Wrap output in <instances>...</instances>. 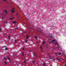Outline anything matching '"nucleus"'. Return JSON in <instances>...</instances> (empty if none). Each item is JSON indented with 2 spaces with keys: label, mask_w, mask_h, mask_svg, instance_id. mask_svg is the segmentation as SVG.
<instances>
[{
  "label": "nucleus",
  "mask_w": 66,
  "mask_h": 66,
  "mask_svg": "<svg viewBox=\"0 0 66 66\" xmlns=\"http://www.w3.org/2000/svg\"><path fill=\"white\" fill-rule=\"evenodd\" d=\"M55 54H56V55H57V56H58L59 55H61V53H59V54L56 53H55Z\"/></svg>",
  "instance_id": "1"
},
{
  "label": "nucleus",
  "mask_w": 66,
  "mask_h": 66,
  "mask_svg": "<svg viewBox=\"0 0 66 66\" xmlns=\"http://www.w3.org/2000/svg\"><path fill=\"white\" fill-rule=\"evenodd\" d=\"M54 44L55 45H57V46H58V43H57V42H55Z\"/></svg>",
  "instance_id": "2"
},
{
  "label": "nucleus",
  "mask_w": 66,
  "mask_h": 66,
  "mask_svg": "<svg viewBox=\"0 0 66 66\" xmlns=\"http://www.w3.org/2000/svg\"><path fill=\"white\" fill-rule=\"evenodd\" d=\"M4 12H6V14H7V11H6V10H4Z\"/></svg>",
  "instance_id": "3"
},
{
  "label": "nucleus",
  "mask_w": 66,
  "mask_h": 66,
  "mask_svg": "<svg viewBox=\"0 0 66 66\" xmlns=\"http://www.w3.org/2000/svg\"><path fill=\"white\" fill-rule=\"evenodd\" d=\"M4 24H6V23H7V21H5L4 22Z\"/></svg>",
  "instance_id": "4"
},
{
  "label": "nucleus",
  "mask_w": 66,
  "mask_h": 66,
  "mask_svg": "<svg viewBox=\"0 0 66 66\" xmlns=\"http://www.w3.org/2000/svg\"><path fill=\"white\" fill-rule=\"evenodd\" d=\"M40 48L42 50V51H44V50H43V48H42V47L41 46H40Z\"/></svg>",
  "instance_id": "5"
},
{
  "label": "nucleus",
  "mask_w": 66,
  "mask_h": 66,
  "mask_svg": "<svg viewBox=\"0 0 66 66\" xmlns=\"http://www.w3.org/2000/svg\"><path fill=\"white\" fill-rule=\"evenodd\" d=\"M7 57H8V59L9 61H10V62L11 61V60H10V58L9 57V56H7Z\"/></svg>",
  "instance_id": "6"
},
{
  "label": "nucleus",
  "mask_w": 66,
  "mask_h": 66,
  "mask_svg": "<svg viewBox=\"0 0 66 66\" xmlns=\"http://www.w3.org/2000/svg\"><path fill=\"white\" fill-rule=\"evenodd\" d=\"M14 18H10V19H11V20H13V19H14Z\"/></svg>",
  "instance_id": "7"
},
{
  "label": "nucleus",
  "mask_w": 66,
  "mask_h": 66,
  "mask_svg": "<svg viewBox=\"0 0 66 66\" xmlns=\"http://www.w3.org/2000/svg\"><path fill=\"white\" fill-rule=\"evenodd\" d=\"M34 55H35V56H36V53H34Z\"/></svg>",
  "instance_id": "8"
},
{
  "label": "nucleus",
  "mask_w": 66,
  "mask_h": 66,
  "mask_svg": "<svg viewBox=\"0 0 66 66\" xmlns=\"http://www.w3.org/2000/svg\"><path fill=\"white\" fill-rule=\"evenodd\" d=\"M28 38H29V36L28 35H27V39H28Z\"/></svg>",
  "instance_id": "9"
},
{
  "label": "nucleus",
  "mask_w": 66,
  "mask_h": 66,
  "mask_svg": "<svg viewBox=\"0 0 66 66\" xmlns=\"http://www.w3.org/2000/svg\"><path fill=\"white\" fill-rule=\"evenodd\" d=\"M43 66H46V64L45 63H44V64H43Z\"/></svg>",
  "instance_id": "10"
},
{
  "label": "nucleus",
  "mask_w": 66,
  "mask_h": 66,
  "mask_svg": "<svg viewBox=\"0 0 66 66\" xmlns=\"http://www.w3.org/2000/svg\"><path fill=\"white\" fill-rule=\"evenodd\" d=\"M54 42V39L52 41V42Z\"/></svg>",
  "instance_id": "11"
},
{
  "label": "nucleus",
  "mask_w": 66,
  "mask_h": 66,
  "mask_svg": "<svg viewBox=\"0 0 66 66\" xmlns=\"http://www.w3.org/2000/svg\"><path fill=\"white\" fill-rule=\"evenodd\" d=\"M16 23V21L13 22V23Z\"/></svg>",
  "instance_id": "12"
},
{
  "label": "nucleus",
  "mask_w": 66,
  "mask_h": 66,
  "mask_svg": "<svg viewBox=\"0 0 66 66\" xmlns=\"http://www.w3.org/2000/svg\"><path fill=\"white\" fill-rule=\"evenodd\" d=\"M45 43H46V42H44L43 43V44H45Z\"/></svg>",
  "instance_id": "13"
},
{
  "label": "nucleus",
  "mask_w": 66,
  "mask_h": 66,
  "mask_svg": "<svg viewBox=\"0 0 66 66\" xmlns=\"http://www.w3.org/2000/svg\"><path fill=\"white\" fill-rule=\"evenodd\" d=\"M4 63H5V64L6 65V64H7V63H6V62L5 61Z\"/></svg>",
  "instance_id": "14"
},
{
  "label": "nucleus",
  "mask_w": 66,
  "mask_h": 66,
  "mask_svg": "<svg viewBox=\"0 0 66 66\" xmlns=\"http://www.w3.org/2000/svg\"><path fill=\"white\" fill-rule=\"evenodd\" d=\"M5 49H6V50H7V49H8V48H7V47H6L5 48Z\"/></svg>",
  "instance_id": "15"
},
{
  "label": "nucleus",
  "mask_w": 66,
  "mask_h": 66,
  "mask_svg": "<svg viewBox=\"0 0 66 66\" xmlns=\"http://www.w3.org/2000/svg\"><path fill=\"white\" fill-rule=\"evenodd\" d=\"M23 54H24V53H23L22 54V55L23 56Z\"/></svg>",
  "instance_id": "16"
},
{
  "label": "nucleus",
  "mask_w": 66,
  "mask_h": 66,
  "mask_svg": "<svg viewBox=\"0 0 66 66\" xmlns=\"http://www.w3.org/2000/svg\"><path fill=\"white\" fill-rule=\"evenodd\" d=\"M12 13L13 12H14V10H12Z\"/></svg>",
  "instance_id": "17"
},
{
  "label": "nucleus",
  "mask_w": 66,
  "mask_h": 66,
  "mask_svg": "<svg viewBox=\"0 0 66 66\" xmlns=\"http://www.w3.org/2000/svg\"><path fill=\"white\" fill-rule=\"evenodd\" d=\"M32 62L33 63H34L35 62V61H32Z\"/></svg>",
  "instance_id": "18"
},
{
  "label": "nucleus",
  "mask_w": 66,
  "mask_h": 66,
  "mask_svg": "<svg viewBox=\"0 0 66 66\" xmlns=\"http://www.w3.org/2000/svg\"><path fill=\"white\" fill-rule=\"evenodd\" d=\"M8 38L9 39H10V36H8Z\"/></svg>",
  "instance_id": "19"
},
{
  "label": "nucleus",
  "mask_w": 66,
  "mask_h": 66,
  "mask_svg": "<svg viewBox=\"0 0 66 66\" xmlns=\"http://www.w3.org/2000/svg\"><path fill=\"white\" fill-rule=\"evenodd\" d=\"M19 65H20V66H21V64H20V63H19Z\"/></svg>",
  "instance_id": "20"
},
{
  "label": "nucleus",
  "mask_w": 66,
  "mask_h": 66,
  "mask_svg": "<svg viewBox=\"0 0 66 66\" xmlns=\"http://www.w3.org/2000/svg\"><path fill=\"white\" fill-rule=\"evenodd\" d=\"M35 38H36V39H37V37L35 36Z\"/></svg>",
  "instance_id": "21"
},
{
  "label": "nucleus",
  "mask_w": 66,
  "mask_h": 66,
  "mask_svg": "<svg viewBox=\"0 0 66 66\" xmlns=\"http://www.w3.org/2000/svg\"><path fill=\"white\" fill-rule=\"evenodd\" d=\"M4 59L5 60H6V59L5 58V57H4Z\"/></svg>",
  "instance_id": "22"
},
{
  "label": "nucleus",
  "mask_w": 66,
  "mask_h": 66,
  "mask_svg": "<svg viewBox=\"0 0 66 66\" xmlns=\"http://www.w3.org/2000/svg\"><path fill=\"white\" fill-rule=\"evenodd\" d=\"M15 29H16L17 30H18V28H15Z\"/></svg>",
  "instance_id": "23"
},
{
  "label": "nucleus",
  "mask_w": 66,
  "mask_h": 66,
  "mask_svg": "<svg viewBox=\"0 0 66 66\" xmlns=\"http://www.w3.org/2000/svg\"><path fill=\"white\" fill-rule=\"evenodd\" d=\"M23 50H24V48H23Z\"/></svg>",
  "instance_id": "24"
},
{
  "label": "nucleus",
  "mask_w": 66,
  "mask_h": 66,
  "mask_svg": "<svg viewBox=\"0 0 66 66\" xmlns=\"http://www.w3.org/2000/svg\"><path fill=\"white\" fill-rule=\"evenodd\" d=\"M24 62L25 63H26V61H24Z\"/></svg>",
  "instance_id": "25"
},
{
  "label": "nucleus",
  "mask_w": 66,
  "mask_h": 66,
  "mask_svg": "<svg viewBox=\"0 0 66 66\" xmlns=\"http://www.w3.org/2000/svg\"><path fill=\"white\" fill-rule=\"evenodd\" d=\"M11 16H12V17H13V16L12 15V14H11Z\"/></svg>",
  "instance_id": "26"
},
{
  "label": "nucleus",
  "mask_w": 66,
  "mask_h": 66,
  "mask_svg": "<svg viewBox=\"0 0 66 66\" xmlns=\"http://www.w3.org/2000/svg\"><path fill=\"white\" fill-rule=\"evenodd\" d=\"M2 30L0 28V31H1Z\"/></svg>",
  "instance_id": "27"
},
{
  "label": "nucleus",
  "mask_w": 66,
  "mask_h": 66,
  "mask_svg": "<svg viewBox=\"0 0 66 66\" xmlns=\"http://www.w3.org/2000/svg\"><path fill=\"white\" fill-rule=\"evenodd\" d=\"M12 10H14V9L13 8H12Z\"/></svg>",
  "instance_id": "28"
},
{
  "label": "nucleus",
  "mask_w": 66,
  "mask_h": 66,
  "mask_svg": "<svg viewBox=\"0 0 66 66\" xmlns=\"http://www.w3.org/2000/svg\"><path fill=\"white\" fill-rule=\"evenodd\" d=\"M15 43H16V42H17V41L15 40Z\"/></svg>",
  "instance_id": "29"
},
{
  "label": "nucleus",
  "mask_w": 66,
  "mask_h": 66,
  "mask_svg": "<svg viewBox=\"0 0 66 66\" xmlns=\"http://www.w3.org/2000/svg\"><path fill=\"white\" fill-rule=\"evenodd\" d=\"M4 17L3 18H2L3 19H4Z\"/></svg>",
  "instance_id": "30"
},
{
  "label": "nucleus",
  "mask_w": 66,
  "mask_h": 66,
  "mask_svg": "<svg viewBox=\"0 0 66 66\" xmlns=\"http://www.w3.org/2000/svg\"><path fill=\"white\" fill-rule=\"evenodd\" d=\"M4 1H5V0H3Z\"/></svg>",
  "instance_id": "31"
},
{
  "label": "nucleus",
  "mask_w": 66,
  "mask_h": 66,
  "mask_svg": "<svg viewBox=\"0 0 66 66\" xmlns=\"http://www.w3.org/2000/svg\"><path fill=\"white\" fill-rule=\"evenodd\" d=\"M59 60H60V59H57V61H59Z\"/></svg>",
  "instance_id": "32"
},
{
  "label": "nucleus",
  "mask_w": 66,
  "mask_h": 66,
  "mask_svg": "<svg viewBox=\"0 0 66 66\" xmlns=\"http://www.w3.org/2000/svg\"><path fill=\"white\" fill-rule=\"evenodd\" d=\"M18 19H19V18H18Z\"/></svg>",
  "instance_id": "33"
},
{
  "label": "nucleus",
  "mask_w": 66,
  "mask_h": 66,
  "mask_svg": "<svg viewBox=\"0 0 66 66\" xmlns=\"http://www.w3.org/2000/svg\"><path fill=\"white\" fill-rule=\"evenodd\" d=\"M26 42H27V40H26Z\"/></svg>",
  "instance_id": "34"
},
{
  "label": "nucleus",
  "mask_w": 66,
  "mask_h": 66,
  "mask_svg": "<svg viewBox=\"0 0 66 66\" xmlns=\"http://www.w3.org/2000/svg\"><path fill=\"white\" fill-rule=\"evenodd\" d=\"M29 25H30H30H31V24H29Z\"/></svg>",
  "instance_id": "35"
},
{
  "label": "nucleus",
  "mask_w": 66,
  "mask_h": 66,
  "mask_svg": "<svg viewBox=\"0 0 66 66\" xmlns=\"http://www.w3.org/2000/svg\"><path fill=\"white\" fill-rule=\"evenodd\" d=\"M0 15H1V14L0 13Z\"/></svg>",
  "instance_id": "36"
},
{
  "label": "nucleus",
  "mask_w": 66,
  "mask_h": 66,
  "mask_svg": "<svg viewBox=\"0 0 66 66\" xmlns=\"http://www.w3.org/2000/svg\"><path fill=\"white\" fill-rule=\"evenodd\" d=\"M36 58H37V57H36Z\"/></svg>",
  "instance_id": "37"
},
{
  "label": "nucleus",
  "mask_w": 66,
  "mask_h": 66,
  "mask_svg": "<svg viewBox=\"0 0 66 66\" xmlns=\"http://www.w3.org/2000/svg\"><path fill=\"white\" fill-rule=\"evenodd\" d=\"M64 66H66V65H65Z\"/></svg>",
  "instance_id": "38"
},
{
  "label": "nucleus",
  "mask_w": 66,
  "mask_h": 66,
  "mask_svg": "<svg viewBox=\"0 0 66 66\" xmlns=\"http://www.w3.org/2000/svg\"><path fill=\"white\" fill-rule=\"evenodd\" d=\"M51 37L52 36H50Z\"/></svg>",
  "instance_id": "39"
},
{
  "label": "nucleus",
  "mask_w": 66,
  "mask_h": 66,
  "mask_svg": "<svg viewBox=\"0 0 66 66\" xmlns=\"http://www.w3.org/2000/svg\"><path fill=\"white\" fill-rule=\"evenodd\" d=\"M56 59H57V57L56 58Z\"/></svg>",
  "instance_id": "40"
},
{
  "label": "nucleus",
  "mask_w": 66,
  "mask_h": 66,
  "mask_svg": "<svg viewBox=\"0 0 66 66\" xmlns=\"http://www.w3.org/2000/svg\"><path fill=\"white\" fill-rule=\"evenodd\" d=\"M49 55V54H48V55Z\"/></svg>",
  "instance_id": "41"
},
{
  "label": "nucleus",
  "mask_w": 66,
  "mask_h": 66,
  "mask_svg": "<svg viewBox=\"0 0 66 66\" xmlns=\"http://www.w3.org/2000/svg\"><path fill=\"white\" fill-rule=\"evenodd\" d=\"M58 49H59V47H58Z\"/></svg>",
  "instance_id": "42"
}]
</instances>
